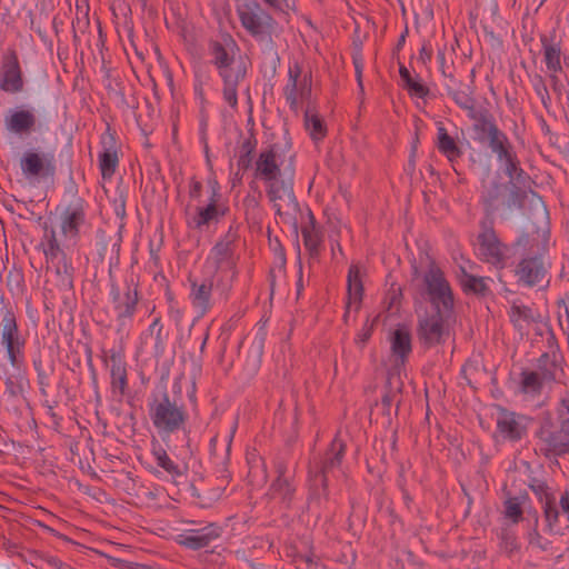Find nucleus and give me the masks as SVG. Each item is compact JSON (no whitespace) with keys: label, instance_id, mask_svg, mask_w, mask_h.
Masks as SVG:
<instances>
[{"label":"nucleus","instance_id":"obj_3","mask_svg":"<svg viewBox=\"0 0 569 569\" xmlns=\"http://www.w3.org/2000/svg\"><path fill=\"white\" fill-rule=\"evenodd\" d=\"M526 199L527 190L498 180L483 184L480 196V202L487 216L486 219H492L491 216L498 211L510 212L515 209H522Z\"/></svg>","mask_w":569,"mask_h":569},{"label":"nucleus","instance_id":"obj_42","mask_svg":"<svg viewBox=\"0 0 569 569\" xmlns=\"http://www.w3.org/2000/svg\"><path fill=\"white\" fill-rule=\"evenodd\" d=\"M461 287L466 293H473L483 297L489 292V287L486 283V278L476 277L467 272H463L461 277Z\"/></svg>","mask_w":569,"mask_h":569},{"label":"nucleus","instance_id":"obj_53","mask_svg":"<svg viewBox=\"0 0 569 569\" xmlns=\"http://www.w3.org/2000/svg\"><path fill=\"white\" fill-rule=\"evenodd\" d=\"M23 286V273L21 269L12 268L7 274V287L9 291H20Z\"/></svg>","mask_w":569,"mask_h":569},{"label":"nucleus","instance_id":"obj_45","mask_svg":"<svg viewBox=\"0 0 569 569\" xmlns=\"http://www.w3.org/2000/svg\"><path fill=\"white\" fill-rule=\"evenodd\" d=\"M178 542L192 550L208 547L207 542L193 529L184 530L178 536Z\"/></svg>","mask_w":569,"mask_h":569},{"label":"nucleus","instance_id":"obj_17","mask_svg":"<svg viewBox=\"0 0 569 569\" xmlns=\"http://www.w3.org/2000/svg\"><path fill=\"white\" fill-rule=\"evenodd\" d=\"M1 345L4 347L9 362L12 367L19 368L21 366V349L24 341L20 337L17 318L12 309L6 308L2 310L1 320Z\"/></svg>","mask_w":569,"mask_h":569},{"label":"nucleus","instance_id":"obj_39","mask_svg":"<svg viewBox=\"0 0 569 569\" xmlns=\"http://www.w3.org/2000/svg\"><path fill=\"white\" fill-rule=\"evenodd\" d=\"M557 357L555 353L550 355L548 352L542 353L537 360V371L539 372L542 379L548 382H552L557 379V372L560 371Z\"/></svg>","mask_w":569,"mask_h":569},{"label":"nucleus","instance_id":"obj_26","mask_svg":"<svg viewBox=\"0 0 569 569\" xmlns=\"http://www.w3.org/2000/svg\"><path fill=\"white\" fill-rule=\"evenodd\" d=\"M110 367V385L111 391L119 400L123 398L128 390V371L127 363L120 351L112 349L109 355Z\"/></svg>","mask_w":569,"mask_h":569},{"label":"nucleus","instance_id":"obj_18","mask_svg":"<svg viewBox=\"0 0 569 569\" xmlns=\"http://www.w3.org/2000/svg\"><path fill=\"white\" fill-rule=\"evenodd\" d=\"M87 209L88 202L79 196H73L63 207L60 213V230L66 238H79L81 228L87 224Z\"/></svg>","mask_w":569,"mask_h":569},{"label":"nucleus","instance_id":"obj_23","mask_svg":"<svg viewBox=\"0 0 569 569\" xmlns=\"http://www.w3.org/2000/svg\"><path fill=\"white\" fill-rule=\"evenodd\" d=\"M37 116L32 109L14 108L4 117V128L17 136H29L36 131Z\"/></svg>","mask_w":569,"mask_h":569},{"label":"nucleus","instance_id":"obj_48","mask_svg":"<svg viewBox=\"0 0 569 569\" xmlns=\"http://www.w3.org/2000/svg\"><path fill=\"white\" fill-rule=\"evenodd\" d=\"M148 331L150 335H154V350L158 353H162L164 349L163 325L161 323V317H156L150 323Z\"/></svg>","mask_w":569,"mask_h":569},{"label":"nucleus","instance_id":"obj_30","mask_svg":"<svg viewBox=\"0 0 569 569\" xmlns=\"http://www.w3.org/2000/svg\"><path fill=\"white\" fill-rule=\"evenodd\" d=\"M277 479L270 487V495L273 499H279L286 507L291 505L295 496L296 488L292 486L289 478L284 476L286 466L283 463L277 465Z\"/></svg>","mask_w":569,"mask_h":569},{"label":"nucleus","instance_id":"obj_35","mask_svg":"<svg viewBox=\"0 0 569 569\" xmlns=\"http://www.w3.org/2000/svg\"><path fill=\"white\" fill-rule=\"evenodd\" d=\"M391 351L403 363L411 353V333L406 327L397 328L391 337Z\"/></svg>","mask_w":569,"mask_h":569},{"label":"nucleus","instance_id":"obj_4","mask_svg":"<svg viewBox=\"0 0 569 569\" xmlns=\"http://www.w3.org/2000/svg\"><path fill=\"white\" fill-rule=\"evenodd\" d=\"M345 449L346 446L342 440L335 438L319 469L316 472L310 470V495L308 499L310 508L320 510L323 508V502L328 501L329 489L327 476L332 469L340 467L345 456Z\"/></svg>","mask_w":569,"mask_h":569},{"label":"nucleus","instance_id":"obj_59","mask_svg":"<svg viewBox=\"0 0 569 569\" xmlns=\"http://www.w3.org/2000/svg\"><path fill=\"white\" fill-rule=\"evenodd\" d=\"M266 4L274 10L288 12L296 9V0H263Z\"/></svg>","mask_w":569,"mask_h":569},{"label":"nucleus","instance_id":"obj_51","mask_svg":"<svg viewBox=\"0 0 569 569\" xmlns=\"http://www.w3.org/2000/svg\"><path fill=\"white\" fill-rule=\"evenodd\" d=\"M209 546L213 540L220 538L222 535V527L211 522L200 529H193Z\"/></svg>","mask_w":569,"mask_h":569},{"label":"nucleus","instance_id":"obj_55","mask_svg":"<svg viewBox=\"0 0 569 569\" xmlns=\"http://www.w3.org/2000/svg\"><path fill=\"white\" fill-rule=\"evenodd\" d=\"M377 320V317L370 322L369 319H367L366 323L363 325L361 331L358 333L355 342L356 345H358L360 348H363L365 345L368 342V340L370 339L371 335H372V331H373V325Z\"/></svg>","mask_w":569,"mask_h":569},{"label":"nucleus","instance_id":"obj_32","mask_svg":"<svg viewBox=\"0 0 569 569\" xmlns=\"http://www.w3.org/2000/svg\"><path fill=\"white\" fill-rule=\"evenodd\" d=\"M500 162H503L505 172L510 178V182L508 184H516L523 190L530 188L531 178L520 167V161L515 151L510 152L508 156H506V158L501 159Z\"/></svg>","mask_w":569,"mask_h":569},{"label":"nucleus","instance_id":"obj_15","mask_svg":"<svg viewBox=\"0 0 569 569\" xmlns=\"http://www.w3.org/2000/svg\"><path fill=\"white\" fill-rule=\"evenodd\" d=\"M19 166L27 179L53 178L57 171L56 157L52 151L43 152L29 149L21 156Z\"/></svg>","mask_w":569,"mask_h":569},{"label":"nucleus","instance_id":"obj_46","mask_svg":"<svg viewBox=\"0 0 569 569\" xmlns=\"http://www.w3.org/2000/svg\"><path fill=\"white\" fill-rule=\"evenodd\" d=\"M532 311L529 307L513 305L509 311L510 321L521 328L523 322L532 320Z\"/></svg>","mask_w":569,"mask_h":569},{"label":"nucleus","instance_id":"obj_43","mask_svg":"<svg viewBox=\"0 0 569 569\" xmlns=\"http://www.w3.org/2000/svg\"><path fill=\"white\" fill-rule=\"evenodd\" d=\"M545 379L539 372L523 370L521 372V389L527 393H540Z\"/></svg>","mask_w":569,"mask_h":569},{"label":"nucleus","instance_id":"obj_40","mask_svg":"<svg viewBox=\"0 0 569 569\" xmlns=\"http://www.w3.org/2000/svg\"><path fill=\"white\" fill-rule=\"evenodd\" d=\"M33 366L37 371V380L42 396H47L48 388L51 386V377L54 372L52 362L44 363L42 359L33 360Z\"/></svg>","mask_w":569,"mask_h":569},{"label":"nucleus","instance_id":"obj_21","mask_svg":"<svg viewBox=\"0 0 569 569\" xmlns=\"http://www.w3.org/2000/svg\"><path fill=\"white\" fill-rule=\"evenodd\" d=\"M526 416L501 410L497 419V429L500 436L509 441H519L527 435L528 422Z\"/></svg>","mask_w":569,"mask_h":569},{"label":"nucleus","instance_id":"obj_19","mask_svg":"<svg viewBox=\"0 0 569 569\" xmlns=\"http://www.w3.org/2000/svg\"><path fill=\"white\" fill-rule=\"evenodd\" d=\"M516 244L523 248L526 254L548 256L550 249V227L545 217L541 224L531 223L517 239Z\"/></svg>","mask_w":569,"mask_h":569},{"label":"nucleus","instance_id":"obj_41","mask_svg":"<svg viewBox=\"0 0 569 569\" xmlns=\"http://www.w3.org/2000/svg\"><path fill=\"white\" fill-rule=\"evenodd\" d=\"M257 143L258 142L253 132H250L249 136L242 141L240 146V154L237 161L239 169L246 171L251 167Z\"/></svg>","mask_w":569,"mask_h":569},{"label":"nucleus","instance_id":"obj_27","mask_svg":"<svg viewBox=\"0 0 569 569\" xmlns=\"http://www.w3.org/2000/svg\"><path fill=\"white\" fill-rule=\"evenodd\" d=\"M468 118L473 121L472 131L475 133V140L481 144H485L488 134L498 129L493 114L489 109L485 107H477L469 112Z\"/></svg>","mask_w":569,"mask_h":569},{"label":"nucleus","instance_id":"obj_28","mask_svg":"<svg viewBox=\"0 0 569 569\" xmlns=\"http://www.w3.org/2000/svg\"><path fill=\"white\" fill-rule=\"evenodd\" d=\"M309 220L301 227L303 246L311 259H318L323 246V232L317 224L313 213L309 212Z\"/></svg>","mask_w":569,"mask_h":569},{"label":"nucleus","instance_id":"obj_44","mask_svg":"<svg viewBox=\"0 0 569 569\" xmlns=\"http://www.w3.org/2000/svg\"><path fill=\"white\" fill-rule=\"evenodd\" d=\"M119 159H118V152H101L99 156V168L101 170V174L104 179L111 178L116 169L118 167Z\"/></svg>","mask_w":569,"mask_h":569},{"label":"nucleus","instance_id":"obj_29","mask_svg":"<svg viewBox=\"0 0 569 569\" xmlns=\"http://www.w3.org/2000/svg\"><path fill=\"white\" fill-rule=\"evenodd\" d=\"M347 290H348V302L343 315L345 322L348 321L350 316V309L355 306L356 310H359L362 296L363 284L360 277V269L357 264H351L347 276Z\"/></svg>","mask_w":569,"mask_h":569},{"label":"nucleus","instance_id":"obj_50","mask_svg":"<svg viewBox=\"0 0 569 569\" xmlns=\"http://www.w3.org/2000/svg\"><path fill=\"white\" fill-rule=\"evenodd\" d=\"M505 516L513 523H518L522 519V509L517 497L505 501Z\"/></svg>","mask_w":569,"mask_h":569},{"label":"nucleus","instance_id":"obj_38","mask_svg":"<svg viewBox=\"0 0 569 569\" xmlns=\"http://www.w3.org/2000/svg\"><path fill=\"white\" fill-rule=\"evenodd\" d=\"M157 465L162 468L174 481L186 475L187 467L176 463L164 449L159 447L152 451Z\"/></svg>","mask_w":569,"mask_h":569},{"label":"nucleus","instance_id":"obj_33","mask_svg":"<svg viewBox=\"0 0 569 569\" xmlns=\"http://www.w3.org/2000/svg\"><path fill=\"white\" fill-rule=\"evenodd\" d=\"M190 300L199 312V316H204L211 308V282L198 283L197 281H190Z\"/></svg>","mask_w":569,"mask_h":569},{"label":"nucleus","instance_id":"obj_63","mask_svg":"<svg viewBox=\"0 0 569 569\" xmlns=\"http://www.w3.org/2000/svg\"><path fill=\"white\" fill-rule=\"evenodd\" d=\"M353 64H355V70H356L357 82H358L360 89L363 90V86H362L363 63H362L361 57H355Z\"/></svg>","mask_w":569,"mask_h":569},{"label":"nucleus","instance_id":"obj_36","mask_svg":"<svg viewBox=\"0 0 569 569\" xmlns=\"http://www.w3.org/2000/svg\"><path fill=\"white\" fill-rule=\"evenodd\" d=\"M223 83H240L247 76V63L242 57H238L231 62L218 69Z\"/></svg>","mask_w":569,"mask_h":569},{"label":"nucleus","instance_id":"obj_52","mask_svg":"<svg viewBox=\"0 0 569 569\" xmlns=\"http://www.w3.org/2000/svg\"><path fill=\"white\" fill-rule=\"evenodd\" d=\"M533 89L537 96L541 99L545 108H548L550 103V94L546 84L545 79L540 74H536L533 78Z\"/></svg>","mask_w":569,"mask_h":569},{"label":"nucleus","instance_id":"obj_16","mask_svg":"<svg viewBox=\"0 0 569 569\" xmlns=\"http://www.w3.org/2000/svg\"><path fill=\"white\" fill-rule=\"evenodd\" d=\"M24 90V76L18 52L9 48L1 57L0 91L18 94Z\"/></svg>","mask_w":569,"mask_h":569},{"label":"nucleus","instance_id":"obj_22","mask_svg":"<svg viewBox=\"0 0 569 569\" xmlns=\"http://www.w3.org/2000/svg\"><path fill=\"white\" fill-rule=\"evenodd\" d=\"M538 439L542 443V448H547L557 455L568 452L567 435L565 432V421H561L560 429L557 430L550 418H545L538 431L536 432Z\"/></svg>","mask_w":569,"mask_h":569},{"label":"nucleus","instance_id":"obj_2","mask_svg":"<svg viewBox=\"0 0 569 569\" xmlns=\"http://www.w3.org/2000/svg\"><path fill=\"white\" fill-rule=\"evenodd\" d=\"M148 415L160 437L184 428L188 413L184 405L171 399L166 388L153 391L148 400Z\"/></svg>","mask_w":569,"mask_h":569},{"label":"nucleus","instance_id":"obj_8","mask_svg":"<svg viewBox=\"0 0 569 569\" xmlns=\"http://www.w3.org/2000/svg\"><path fill=\"white\" fill-rule=\"evenodd\" d=\"M478 253L482 261L501 270L507 266L509 248L501 242L493 228L492 219L480 221V232L477 236Z\"/></svg>","mask_w":569,"mask_h":569},{"label":"nucleus","instance_id":"obj_11","mask_svg":"<svg viewBox=\"0 0 569 569\" xmlns=\"http://www.w3.org/2000/svg\"><path fill=\"white\" fill-rule=\"evenodd\" d=\"M551 267L548 256L523 254L515 269L519 284L532 287H547L549 283V269Z\"/></svg>","mask_w":569,"mask_h":569},{"label":"nucleus","instance_id":"obj_54","mask_svg":"<svg viewBox=\"0 0 569 569\" xmlns=\"http://www.w3.org/2000/svg\"><path fill=\"white\" fill-rule=\"evenodd\" d=\"M238 86L239 83H223V99L231 108H236L238 104Z\"/></svg>","mask_w":569,"mask_h":569},{"label":"nucleus","instance_id":"obj_9","mask_svg":"<svg viewBox=\"0 0 569 569\" xmlns=\"http://www.w3.org/2000/svg\"><path fill=\"white\" fill-rule=\"evenodd\" d=\"M110 298L116 312L117 331L122 332L131 323L140 300L138 284L131 279L123 290L116 282L110 284Z\"/></svg>","mask_w":569,"mask_h":569},{"label":"nucleus","instance_id":"obj_34","mask_svg":"<svg viewBox=\"0 0 569 569\" xmlns=\"http://www.w3.org/2000/svg\"><path fill=\"white\" fill-rule=\"evenodd\" d=\"M436 147L440 153H442L448 161L455 162L462 156V150L456 142V140L448 133L447 129L441 122L437 127V141Z\"/></svg>","mask_w":569,"mask_h":569},{"label":"nucleus","instance_id":"obj_60","mask_svg":"<svg viewBox=\"0 0 569 569\" xmlns=\"http://www.w3.org/2000/svg\"><path fill=\"white\" fill-rule=\"evenodd\" d=\"M224 485L226 481L223 480L222 481ZM223 486H219L218 488L207 492L206 496H201V495H198L199 498H200V505L202 507H209L212 502H214L216 500H218L223 491Z\"/></svg>","mask_w":569,"mask_h":569},{"label":"nucleus","instance_id":"obj_61","mask_svg":"<svg viewBox=\"0 0 569 569\" xmlns=\"http://www.w3.org/2000/svg\"><path fill=\"white\" fill-rule=\"evenodd\" d=\"M395 400V395L390 391L386 392L381 398V408L383 415L390 417L391 416V406Z\"/></svg>","mask_w":569,"mask_h":569},{"label":"nucleus","instance_id":"obj_10","mask_svg":"<svg viewBox=\"0 0 569 569\" xmlns=\"http://www.w3.org/2000/svg\"><path fill=\"white\" fill-rule=\"evenodd\" d=\"M238 229L237 224H231L226 234L212 247L208 257V261L212 262L216 272H229L231 280L237 276Z\"/></svg>","mask_w":569,"mask_h":569},{"label":"nucleus","instance_id":"obj_58","mask_svg":"<svg viewBox=\"0 0 569 569\" xmlns=\"http://www.w3.org/2000/svg\"><path fill=\"white\" fill-rule=\"evenodd\" d=\"M101 144L103 148L102 152H112L117 151V141L114 137V132L111 131L110 127L108 126L106 132L101 136Z\"/></svg>","mask_w":569,"mask_h":569},{"label":"nucleus","instance_id":"obj_6","mask_svg":"<svg viewBox=\"0 0 569 569\" xmlns=\"http://www.w3.org/2000/svg\"><path fill=\"white\" fill-rule=\"evenodd\" d=\"M295 153L288 156V164L282 176L268 181L267 196L272 203L276 214L281 218H295L299 212V202L293 191Z\"/></svg>","mask_w":569,"mask_h":569},{"label":"nucleus","instance_id":"obj_64","mask_svg":"<svg viewBox=\"0 0 569 569\" xmlns=\"http://www.w3.org/2000/svg\"><path fill=\"white\" fill-rule=\"evenodd\" d=\"M560 407L559 416L561 421H569V397L561 399Z\"/></svg>","mask_w":569,"mask_h":569},{"label":"nucleus","instance_id":"obj_20","mask_svg":"<svg viewBox=\"0 0 569 569\" xmlns=\"http://www.w3.org/2000/svg\"><path fill=\"white\" fill-rule=\"evenodd\" d=\"M443 87L447 94L460 109L465 110L467 114L478 107L472 82L465 83L457 79L455 74H448L447 80L443 81Z\"/></svg>","mask_w":569,"mask_h":569},{"label":"nucleus","instance_id":"obj_62","mask_svg":"<svg viewBox=\"0 0 569 569\" xmlns=\"http://www.w3.org/2000/svg\"><path fill=\"white\" fill-rule=\"evenodd\" d=\"M202 192V183L194 177L190 180L189 196L190 198H199Z\"/></svg>","mask_w":569,"mask_h":569},{"label":"nucleus","instance_id":"obj_14","mask_svg":"<svg viewBox=\"0 0 569 569\" xmlns=\"http://www.w3.org/2000/svg\"><path fill=\"white\" fill-rule=\"evenodd\" d=\"M283 139V148L279 143H273L267 150L260 152L256 161V176L267 182L282 176L280 166L284 161L286 153L291 149V139L287 130Z\"/></svg>","mask_w":569,"mask_h":569},{"label":"nucleus","instance_id":"obj_47","mask_svg":"<svg viewBox=\"0 0 569 569\" xmlns=\"http://www.w3.org/2000/svg\"><path fill=\"white\" fill-rule=\"evenodd\" d=\"M403 82V88L408 90L411 96L425 98L429 94V88L421 83L419 76L413 77L410 74Z\"/></svg>","mask_w":569,"mask_h":569},{"label":"nucleus","instance_id":"obj_31","mask_svg":"<svg viewBox=\"0 0 569 569\" xmlns=\"http://www.w3.org/2000/svg\"><path fill=\"white\" fill-rule=\"evenodd\" d=\"M227 208H220L216 199H210L206 207L197 208L196 214L192 217L190 224L194 229H203L211 222H218L227 212Z\"/></svg>","mask_w":569,"mask_h":569},{"label":"nucleus","instance_id":"obj_25","mask_svg":"<svg viewBox=\"0 0 569 569\" xmlns=\"http://www.w3.org/2000/svg\"><path fill=\"white\" fill-rule=\"evenodd\" d=\"M543 62L548 72H562V48L561 40L558 39L556 31L550 34L542 33L539 37Z\"/></svg>","mask_w":569,"mask_h":569},{"label":"nucleus","instance_id":"obj_7","mask_svg":"<svg viewBox=\"0 0 569 569\" xmlns=\"http://www.w3.org/2000/svg\"><path fill=\"white\" fill-rule=\"evenodd\" d=\"M241 26L256 40L272 44L277 21L256 0H243L237 6Z\"/></svg>","mask_w":569,"mask_h":569},{"label":"nucleus","instance_id":"obj_5","mask_svg":"<svg viewBox=\"0 0 569 569\" xmlns=\"http://www.w3.org/2000/svg\"><path fill=\"white\" fill-rule=\"evenodd\" d=\"M48 268H52L58 278V286L62 290L73 289L74 267L68 251L61 247L53 228L44 226V233L40 242Z\"/></svg>","mask_w":569,"mask_h":569},{"label":"nucleus","instance_id":"obj_1","mask_svg":"<svg viewBox=\"0 0 569 569\" xmlns=\"http://www.w3.org/2000/svg\"><path fill=\"white\" fill-rule=\"evenodd\" d=\"M312 92V76L303 73L302 66L295 61L288 69V82L283 88V96L289 108L298 113L299 98L307 101L305 110V128L313 141H321L327 136V126L319 114L315 103L310 100Z\"/></svg>","mask_w":569,"mask_h":569},{"label":"nucleus","instance_id":"obj_13","mask_svg":"<svg viewBox=\"0 0 569 569\" xmlns=\"http://www.w3.org/2000/svg\"><path fill=\"white\" fill-rule=\"evenodd\" d=\"M450 312H445L441 309H435L431 315L426 313L420 317L417 325V337L419 342L426 348H432L438 345L445 343L449 336V328L445 325V316Z\"/></svg>","mask_w":569,"mask_h":569},{"label":"nucleus","instance_id":"obj_57","mask_svg":"<svg viewBox=\"0 0 569 569\" xmlns=\"http://www.w3.org/2000/svg\"><path fill=\"white\" fill-rule=\"evenodd\" d=\"M437 60L439 62V69L441 71V74L443 77V81L447 80V76L448 74H455V67H453V62L451 61L450 63H448L446 61V51L445 50H438L437 52Z\"/></svg>","mask_w":569,"mask_h":569},{"label":"nucleus","instance_id":"obj_56","mask_svg":"<svg viewBox=\"0 0 569 569\" xmlns=\"http://www.w3.org/2000/svg\"><path fill=\"white\" fill-rule=\"evenodd\" d=\"M545 517L549 527H552L558 522L559 511L556 502L553 500L547 499L545 507Z\"/></svg>","mask_w":569,"mask_h":569},{"label":"nucleus","instance_id":"obj_24","mask_svg":"<svg viewBox=\"0 0 569 569\" xmlns=\"http://www.w3.org/2000/svg\"><path fill=\"white\" fill-rule=\"evenodd\" d=\"M238 51L239 47L229 33L222 34L220 40H210L208 43V52L211 58V63L217 68V70L234 60Z\"/></svg>","mask_w":569,"mask_h":569},{"label":"nucleus","instance_id":"obj_37","mask_svg":"<svg viewBox=\"0 0 569 569\" xmlns=\"http://www.w3.org/2000/svg\"><path fill=\"white\" fill-rule=\"evenodd\" d=\"M485 144H487L491 152L497 156L498 161L506 158V156L513 151L507 134L499 128L492 131L491 134L487 136Z\"/></svg>","mask_w":569,"mask_h":569},{"label":"nucleus","instance_id":"obj_12","mask_svg":"<svg viewBox=\"0 0 569 569\" xmlns=\"http://www.w3.org/2000/svg\"><path fill=\"white\" fill-rule=\"evenodd\" d=\"M423 284L429 301L435 309L451 312L453 309V293L443 272L433 262L423 276Z\"/></svg>","mask_w":569,"mask_h":569},{"label":"nucleus","instance_id":"obj_49","mask_svg":"<svg viewBox=\"0 0 569 569\" xmlns=\"http://www.w3.org/2000/svg\"><path fill=\"white\" fill-rule=\"evenodd\" d=\"M6 393L11 399L22 397L24 391L23 377L10 376L6 379Z\"/></svg>","mask_w":569,"mask_h":569}]
</instances>
